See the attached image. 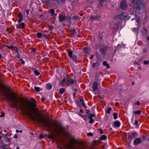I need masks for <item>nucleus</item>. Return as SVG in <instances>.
Wrapping results in <instances>:
<instances>
[{
	"label": "nucleus",
	"instance_id": "obj_1",
	"mask_svg": "<svg viewBox=\"0 0 149 149\" xmlns=\"http://www.w3.org/2000/svg\"><path fill=\"white\" fill-rule=\"evenodd\" d=\"M8 91L11 92L10 89L7 90L6 93H3V96L5 97L8 102H13L23 115L29 116L33 120H37L38 122L41 121L48 130L54 132L57 136H65L66 134L65 128L59 123L55 121H49L45 118L40 115L38 116V118L36 119V117L32 115L33 113L36 114L38 111V109L35 108L36 102L34 100L32 101H30L23 97H18L13 92L9 93Z\"/></svg>",
	"mask_w": 149,
	"mask_h": 149
},
{
	"label": "nucleus",
	"instance_id": "obj_2",
	"mask_svg": "<svg viewBox=\"0 0 149 149\" xmlns=\"http://www.w3.org/2000/svg\"><path fill=\"white\" fill-rule=\"evenodd\" d=\"M130 4L137 10L144 7L145 3L142 0H130Z\"/></svg>",
	"mask_w": 149,
	"mask_h": 149
},
{
	"label": "nucleus",
	"instance_id": "obj_3",
	"mask_svg": "<svg viewBox=\"0 0 149 149\" xmlns=\"http://www.w3.org/2000/svg\"><path fill=\"white\" fill-rule=\"evenodd\" d=\"M107 139V136L105 135H103L101 136L100 138L98 141L94 140L93 142V144L94 146H96L100 143L101 141L102 140H105Z\"/></svg>",
	"mask_w": 149,
	"mask_h": 149
},
{
	"label": "nucleus",
	"instance_id": "obj_4",
	"mask_svg": "<svg viewBox=\"0 0 149 149\" xmlns=\"http://www.w3.org/2000/svg\"><path fill=\"white\" fill-rule=\"evenodd\" d=\"M74 139H71L68 143L66 144L64 146V148L66 149H74Z\"/></svg>",
	"mask_w": 149,
	"mask_h": 149
},
{
	"label": "nucleus",
	"instance_id": "obj_5",
	"mask_svg": "<svg viewBox=\"0 0 149 149\" xmlns=\"http://www.w3.org/2000/svg\"><path fill=\"white\" fill-rule=\"evenodd\" d=\"M132 134H128V139L129 140L132 141L138 135V133L135 131H133Z\"/></svg>",
	"mask_w": 149,
	"mask_h": 149
},
{
	"label": "nucleus",
	"instance_id": "obj_6",
	"mask_svg": "<svg viewBox=\"0 0 149 149\" xmlns=\"http://www.w3.org/2000/svg\"><path fill=\"white\" fill-rule=\"evenodd\" d=\"M128 7L127 1L125 0H122L120 2V8L123 10H126Z\"/></svg>",
	"mask_w": 149,
	"mask_h": 149
},
{
	"label": "nucleus",
	"instance_id": "obj_7",
	"mask_svg": "<svg viewBox=\"0 0 149 149\" xmlns=\"http://www.w3.org/2000/svg\"><path fill=\"white\" fill-rule=\"evenodd\" d=\"M142 142V141L141 138H136L134 140L133 144L136 147L138 146Z\"/></svg>",
	"mask_w": 149,
	"mask_h": 149
},
{
	"label": "nucleus",
	"instance_id": "obj_8",
	"mask_svg": "<svg viewBox=\"0 0 149 149\" xmlns=\"http://www.w3.org/2000/svg\"><path fill=\"white\" fill-rule=\"evenodd\" d=\"M84 53L86 55H89L91 52V50L88 47H84L83 50Z\"/></svg>",
	"mask_w": 149,
	"mask_h": 149
},
{
	"label": "nucleus",
	"instance_id": "obj_9",
	"mask_svg": "<svg viewBox=\"0 0 149 149\" xmlns=\"http://www.w3.org/2000/svg\"><path fill=\"white\" fill-rule=\"evenodd\" d=\"M123 12L121 13H120L118 14L117 16V17L120 20H123L126 17L124 15Z\"/></svg>",
	"mask_w": 149,
	"mask_h": 149
},
{
	"label": "nucleus",
	"instance_id": "obj_10",
	"mask_svg": "<svg viewBox=\"0 0 149 149\" xmlns=\"http://www.w3.org/2000/svg\"><path fill=\"white\" fill-rule=\"evenodd\" d=\"M101 17L100 15H98L96 16L91 15L90 16V18L91 20H95L96 21L99 20Z\"/></svg>",
	"mask_w": 149,
	"mask_h": 149
},
{
	"label": "nucleus",
	"instance_id": "obj_11",
	"mask_svg": "<svg viewBox=\"0 0 149 149\" xmlns=\"http://www.w3.org/2000/svg\"><path fill=\"white\" fill-rule=\"evenodd\" d=\"M92 88L93 92H95L98 88V84L96 81H95L93 83Z\"/></svg>",
	"mask_w": 149,
	"mask_h": 149
},
{
	"label": "nucleus",
	"instance_id": "obj_12",
	"mask_svg": "<svg viewBox=\"0 0 149 149\" xmlns=\"http://www.w3.org/2000/svg\"><path fill=\"white\" fill-rule=\"evenodd\" d=\"M114 125L116 127L118 128L120 126L121 123L119 121L116 120L114 122Z\"/></svg>",
	"mask_w": 149,
	"mask_h": 149
},
{
	"label": "nucleus",
	"instance_id": "obj_13",
	"mask_svg": "<svg viewBox=\"0 0 149 149\" xmlns=\"http://www.w3.org/2000/svg\"><path fill=\"white\" fill-rule=\"evenodd\" d=\"M105 34L104 32L99 33L98 37L100 40L103 39L104 37H105Z\"/></svg>",
	"mask_w": 149,
	"mask_h": 149
},
{
	"label": "nucleus",
	"instance_id": "obj_14",
	"mask_svg": "<svg viewBox=\"0 0 149 149\" xmlns=\"http://www.w3.org/2000/svg\"><path fill=\"white\" fill-rule=\"evenodd\" d=\"M74 81L72 79H70L68 80L66 84L68 86H69L71 84L74 83Z\"/></svg>",
	"mask_w": 149,
	"mask_h": 149
},
{
	"label": "nucleus",
	"instance_id": "obj_15",
	"mask_svg": "<svg viewBox=\"0 0 149 149\" xmlns=\"http://www.w3.org/2000/svg\"><path fill=\"white\" fill-rule=\"evenodd\" d=\"M79 100H80L81 104L85 108H87V107L86 105V104L85 103L84 99L82 98H80Z\"/></svg>",
	"mask_w": 149,
	"mask_h": 149
},
{
	"label": "nucleus",
	"instance_id": "obj_16",
	"mask_svg": "<svg viewBox=\"0 0 149 149\" xmlns=\"http://www.w3.org/2000/svg\"><path fill=\"white\" fill-rule=\"evenodd\" d=\"M80 112L81 113H83L84 111H83V110L82 109H81L80 110L79 112V114H78L80 116H81L84 119V118H87V115H86V116H84L83 115H81Z\"/></svg>",
	"mask_w": 149,
	"mask_h": 149
},
{
	"label": "nucleus",
	"instance_id": "obj_17",
	"mask_svg": "<svg viewBox=\"0 0 149 149\" xmlns=\"http://www.w3.org/2000/svg\"><path fill=\"white\" fill-rule=\"evenodd\" d=\"M24 23L23 22L19 24L17 26H16V27L17 29H20L21 28L23 29L24 28Z\"/></svg>",
	"mask_w": 149,
	"mask_h": 149
},
{
	"label": "nucleus",
	"instance_id": "obj_18",
	"mask_svg": "<svg viewBox=\"0 0 149 149\" xmlns=\"http://www.w3.org/2000/svg\"><path fill=\"white\" fill-rule=\"evenodd\" d=\"M75 102L78 107L81 108V104L80 100H76Z\"/></svg>",
	"mask_w": 149,
	"mask_h": 149
},
{
	"label": "nucleus",
	"instance_id": "obj_19",
	"mask_svg": "<svg viewBox=\"0 0 149 149\" xmlns=\"http://www.w3.org/2000/svg\"><path fill=\"white\" fill-rule=\"evenodd\" d=\"M65 19V16L61 15L59 17V22H62L64 21Z\"/></svg>",
	"mask_w": 149,
	"mask_h": 149
},
{
	"label": "nucleus",
	"instance_id": "obj_20",
	"mask_svg": "<svg viewBox=\"0 0 149 149\" xmlns=\"http://www.w3.org/2000/svg\"><path fill=\"white\" fill-rule=\"evenodd\" d=\"M97 60L96 63H95L97 65V67H98L100 63V59L99 58V57L98 56H97Z\"/></svg>",
	"mask_w": 149,
	"mask_h": 149
},
{
	"label": "nucleus",
	"instance_id": "obj_21",
	"mask_svg": "<svg viewBox=\"0 0 149 149\" xmlns=\"http://www.w3.org/2000/svg\"><path fill=\"white\" fill-rule=\"evenodd\" d=\"M48 137L51 139H54L55 138H56V136H54L53 134H51L48 136Z\"/></svg>",
	"mask_w": 149,
	"mask_h": 149
},
{
	"label": "nucleus",
	"instance_id": "obj_22",
	"mask_svg": "<svg viewBox=\"0 0 149 149\" xmlns=\"http://www.w3.org/2000/svg\"><path fill=\"white\" fill-rule=\"evenodd\" d=\"M141 111L140 110H138V111H136L133 112L134 114L136 115H140L141 114Z\"/></svg>",
	"mask_w": 149,
	"mask_h": 149
},
{
	"label": "nucleus",
	"instance_id": "obj_23",
	"mask_svg": "<svg viewBox=\"0 0 149 149\" xmlns=\"http://www.w3.org/2000/svg\"><path fill=\"white\" fill-rule=\"evenodd\" d=\"M52 86L50 83H48L46 85V88L47 90H50L51 89Z\"/></svg>",
	"mask_w": 149,
	"mask_h": 149
},
{
	"label": "nucleus",
	"instance_id": "obj_24",
	"mask_svg": "<svg viewBox=\"0 0 149 149\" xmlns=\"http://www.w3.org/2000/svg\"><path fill=\"white\" fill-rule=\"evenodd\" d=\"M100 51L102 55H104L105 54L106 50L103 48H101Z\"/></svg>",
	"mask_w": 149,
	"mask_h": 149
},
{
	"label": "nucleus",
	"instance_id": "obj_25",
	"mask_svg": "<svg viewBox=\"0 0 149 149\" xmlns=\"http://www.w3.org/2000/svg\"><path fill=\"white\" fill-rule=\"evenodd\" d=\"M66 81V79L64 78L61 81L60 83V85L61 86H62L63 84Z\"/></svg>",
	"mask_w": 149,
	"mask_h": 149
},
{
	"label": "nucleus",
	"instance_id": "obj_26",
	"mask_svg": "<svg viewBox=\"0 0 149 149\" xmlns=\"http://www.w3.org/2000/svg\"><path fill=\"white\" fill-rule=\"evenodd\" d=\"M1 73L0 72V77H1ZM0 90L2 91L4 90L3 85L0 82Z\"/></svg>",
	"mask_w": 149,
	"mask_h": 149
},
{
	"label": "nucleus",
	"instance_id": "obj_27",
	"mask_svg": "<svg viewBox=\"0 0 149 149\" xmlns=\"http://www.w3.org/2000/svg\"><path fill=\"white\" fill-rule=\"evenodd\" d=\"M37 37L38 38H40L42 36V34L41 33H36Z\"/></svg>",
	"mask_w": 149,
	"mask_h": 149
},
{
	"label": "nucleus",
	"instance_id": "obj_28",
	"mask_svg": "<svg viewBox=\"0 0 149 149\" xmlns=\"http://www.w3.org/2000/svg\"><path fill=\"white\" fill-rule=\"evenodd\" d=\"M136 13H137V12H136V10L132 12H131L130 13L131 15H134L135 17H137V15H136Z\"/></svg>",
	"mask_w": 149,
	"mask_h": 149
},
{
	"label": "nucleus",
	"instance_id": "obj_29",
	"mask_svg": "<svg viewBox=\"0 0 149 149\" xmlns=\"http://www.w3.org/2000/svg\"><path fill=\"white\" fill-rule=\"evenodd\" d=\"M118 113L116 112H114L113 113V116L114 117V119L116 120L117 118Z\"/></svg>",
	"mask_w": 149,
	"mask_h": 149
},
{
	"label": "nucleus",
	"instance_id": "obj_30",
	"mask_svg": "<svg viewBox=\"0 0 149 149\" xmlns=\"http://www.w3.org/2000/svg\"><path fill=\"white\" fill-rule=\"evenodd\" d=\"M72 52L71 51H69L68 52V56L70 58L72 57Z\"/></svg>",
	"mask_w": 149,
	"mask_h": 149
},
{
	"label": "nucleus",
	"instance_id": "obj_31",
	"mask_svg": "<svg viewBox=\"0 0 149 149\" xmlns=\"http://www.w3.org/2000/svg\"><path fill=\"white\" fill-rule=\"evenodd\" d=\"M5 46L6 47H7L8 49H11L12 50H13V49L14 47L12 45H10V46L5 45Z\"/></svg>",
	"mask_w": 149,
	"mask_h": 149
},
{
	"label": "nucleus",
	"instance_id": "obj_32",
	"mask_svg": "<svg viewBox=\"0 0 149 149\" xmlns=\"http://www.w3.org/2000/svg\"><path fill=\"white\" fill-rule=\"evenodd\" d=\"M65 91V89L64 88H62L60 89V93L61 94H63Z\"/></svg>",
	"mask_w": 149,
	"mask_h": 149
},
{
	"label": "nucleus",
	"instance_id": "obj_33",
	"mask_svg": "<svg viewBox=\"0 0 149 149\" xmlns=\"http://www.w3.org/2000/svg\"><path fill=\"white\" fill-rule=\"evenodd\" d=\"M50 12L52 16H53L54 15V9H52L50 10Z\"/></svg>",
	"mask_w": 149,
	"mask_h": 149
},
{
	"label": "nucleus",
	"instance_id": "obj_34",
	"mask_svg": "<svg viewBox=\"0 0 149 149\" xmlns=\"http://www.w3.org/2000/svg\"><path fill=\"white\" fill-rule=\"evenodd\" d=\"M34 74L37 76H38L40 74V72L37 70H35L34 71Z\"/></svg>",
	"mask_w": 149,
	"mask_h": 149
},
{
	"label": "nucleus",
	"instance_id": "obj_35",
	"mask_svg": "<svg viewBox=\"0 0 149 149\" xmlns=\"http://www.w3.org/2000/svg\"><path fill=\"white\" fill-rule=\"evenodd\" d=\"M80 17H79L75 15V21H78L80 19Z\"/></svg>",
	"mask_w": 149,
	"mask_h": 149
},
{
	"label": "nucleus",
	"instance_id": "obj_36",
	"mask_svg": "<svg viewBox=\"0 0 149 149\" xmlns=\"http://www.w3.org/2000/svg\"><path fill=\"white\" fill-rule=\"evenodd\" d=\"M111 110V107H109L107 109V114H109L110 113V111Z\"/></svg>",
	"mask_w": 149,
	"mask_h": 149
},
{
	"label": "nucleus",
	"instance_id": "obj_37",
	"mask_svg": "<svg viewBox=\"0 0 149 149\" xmlns=\"http://www.w3.org/2000/svg\"><path fill=\"white\" fill-rule=\"evenodd\" d=\"M95 116V114L93 113H91L89 115L88 118H94Z\"/></svg>",
	"mask_w": 149,
	"mask_h": 149
},
{
	"label": "nucleus",
	"instance_id": "obj_38",
	"mask_svg": "<svg viewBox=\"0 0 149 149\" xmlns=\"http://www.w3.org/2000/svg\"><path fill=\"white\" fill-rule=\"evenodd\" d=\"M88 118L90 119L89 123H92L93 122L94 120L92 118Z\"/></svg>",
	"mask_w": 149,
	"mask_h": 149
},
{
	"label": "nucleus",
	"instance_id": "obj_39",
	"mask_svg": "<svg viewBox=\"0 0 149 149\" xmlns=\"http://www.w3.org/2000/svg\"><path fill=\"white\" fill-rule=\"evenodd\" d=\"M35 90L37 92H39L40 91V88L38 87H34Z\"/></svg>",
	"mask_w": 149,
	"mask_h": 149
},
{
	"label": "nucleus",
	"instance_id": "obj_40",
	"mask_svg": "<svg viewBox=\"0 0 149 149\" xmlns=\"http://www.w3.org/2000/svg\"><path fill=\"white\" fill-rule=\"evenodd\" d=\"M88 136H93V134L91 132H89L87 134Z\"/></svg>",
	"mask_w": 149,
	"mask_h": 149
},
{
	"label": "nucleus",
	"instance_id": "obj_41",
	"mask_svg": "<svg viewBox=\"0 0 149 149\" xmlns=\"http://www.w3.org/2000/svg\"><path fill=\"white\" fill-rule=\"evenodd\" d=\"M96 66L97 67V65L95 63H93L92 65V68H94Z\"/></svg>",
	"mask_w": 149,
	"mask_h": 149
},
{
	"label": "nucleus",
	"instance_id": "obj_42",
	"mask_svg": "<svg viewBox=\"0 0 149 149\" xmlns=\"http://www.w3.org/2000/svg\"><path fill=\"white\" fill-rule=\"evenodd\" d=\"M144 64L145 65H148L149 63L148 61H144Z\"/></svg>",
	"mask_w": 149,
	"mask_h": 149
},
{
	"label": "nucleus",
	"instance_id": "obj_43",
	"mask_svg": "<svg viewBox=\"0 0 149 149\" xmlns=\"http://www.w3.org/2000/svg\"><path fill=\"white\" fill-rule=\"evenodd\" d=\"M138 120H135V122H134V124L136 126H137L138 125Z\"/></svg>",
	"mask_w": 149,
	"mask_h": 149
},
{
	"label": "nucleus",
	"instance_id": "obj_44",
	"mask_svg": "<svg viewBox=\"0 0 149 149\" xmlns=\"http://www.w3.org/2000/svg\"><path fill=\"white\" fill-rule=\"evenodd\" d=\"M22 20V18H19V19L18 21V23H20V22H21Z\"/></svg>",
	"mask_w": 149,
	"mask_h": 149
},
{
	"label": "nucleus",
	"instance_id": "obj_45",
	"mask_svg": "<svg viewBox=\"0 0 149 149\" xmlns=\"http://www.w3.org/2000/svg\"><path fill=\"white\" fill-rule=\"evenodd\" d=\"M78 144L80 146H84V144L83 143L81 142H79L78 143Z\"/></svg>",
	"mask_w": 149,
	"mask_h": 149
},
{
	"label": "nucleus",
	"instance_id": "obj_46",
	"mask_svg": "<svg viewBox=\"0 0 149 149\" xmlns=\"http://www.w3.org/2000/svg\"><path fill=\"white\" fill-rule=\"evenodd\" d=\"M140 104V102L139 101H137L135 103V105H139Z\"/></svg>",
	"mask_w": 149,
	"mask_h": 149
},
{
	"label": "nucleus",
	"instance_id": "obj_47",
	"mask_svg": "<svg viewBox=\"0 0 149 149\" xmlns=\"http://www.w3.org/2000/svg\"><path fill=\"white\" fill-rule=\"evenodd\" d=\"M18 16L19 18H22V15L21 13H18Z\"/></svg>",
	"mask_w": 149,
	"mask_h": 149
},
{
	"label": "nucleus",
	"instance_id": "obj_48",
	"mask_svg": "<svg viewBox=\"0 0 149 149\" xmlns=\"http://www.w3.org/2000/svg\"><path fill=\"white\" fill-rule=\"evenodd\" d=\"M103 64L105 66L107 64V61H104L103 63Z\"/></svg>",
	"mask_w": 149,
	"mask_h": 149
},
{
	"label": "nucleus",
	"instance_id": "obj_49",
	"mask_svg": "<svg viewBox=\"0 0 149 149\" xmlns=\"http://www.w3.org/2000/svg\"><path fill=\"white\" fill-rule=\"evenodd\" d=\"M75 149H76V144L77 143L78 141L77 140L75 139Z\"/></svg>",
	"mask_w": 149,
	"mask_h": 149
},
{
	"label": "nucleus",
	"instance_id": "obj_50",
	"mask_svg": "<svg viewBox=\"0 0 149 149\" xmlns=\"http://www.w3.org/2000/svg\"><path fill=\"white\" fill-rule=\"evenodd\" d=\"M103 48L106 51L107 49L108 48V46H105L103 47Z\"/></svg>",
	"mask_w": 149,
	"mask_h": 149
},
{
	"label": "nucleus",
	"instance_id": "obj_51",
	"mask_svg": "<svg viewBox=\"0 0 149 149\" xmlns=\"http://www.w3.org/2000/svg\"><path fill=\"white\" fill-rule=\"evenodd\" d=\"M144 30H145V34L146 35V36L148 34V33H147V30L146 29H145Z\"/></svg>",
	"mask_w": 149,
	"mask_h": 149
},
{
	"label": "nucleus",
	"instance_id": "obj_52",
	"mask_svg": "<svg viewBox=\"0 0 149 149\" xmlns=\"http://www.w3.org/2000/svg\"><path fill=\"white\" fill-rule=\"evenodd\" d=\"M147 51V50L146 49H143V52L144 53H146Z\"/></svg>",
	"mask_w": 149,
	"mask_h": 149
},
{
	"label": "nucleus",
	"instance_id": "obj_53",
	"mask_svg": "<svg viewBox=\"0 0 149 149\" xmlns=\"http://www.w3.org/2000/svg\"><path fill=\"white\" fill-rule=\"evenodd\" d=\"M147 138V136H144L143 135L142 138L145 140Z\"/></svg>",
	"mask_w": 149,
	"mask_h": 149
},
{
	"label": "nucleus",
	"instance_id": "obj_54",
	"mask_svg": "<svg viewBox=\"0 0 149 149\" xmlns=\"http://www.w3.org/2000/svg\"><path fill=\"white\" fill-rule=\"evenodd\" d=\"M105 66H106L107 67V68L108 69H109L110 68V66L109 65V64L108 63L107 64V65H106Z\"/></svg>",
	"mask_w": 149,
	"mask_h": 149
},
{
	"label": "nucleus",
	"instance_id": "obj_55",
	"mask_svg": "<svg viewBox=\"0 0 149 149\" xmlns=\"http://www.w3.org/2000/svg\"><path fill=\"white\" fill-rule=\"evenodd\" d=\"M102 3L103 2H101V1H100L99 4L100 6L101 7L103 5V4Z\"/></svg>",
	"mask_w": 149,
	"mask_h": 149
},
{
	"label": "nucleus",
	"instance_id": "obj_56",
	"mask_svg": "<svg viewBox=\"0 0 149 149\" xmlns=\"http://www.w3.org/2000/svg\"><path fill=\"white\" fill-rule=\"evenodd\" d=\"M1 117H3L4 116V113H2L0 116Z\"/></svg>",
	"mask_w": 149,
	"mask_h": 149
},
{
	"label": "nucleus",
	"instance_id": "obj_57",
	"mask_svg": "<svg viewBox=\"0 0 149 149\" xmlns=\"http://www.w3.org/2000/svg\"><path fill=\"white\" fill-rule=\"evenodd\" d=\"M86 113L87 114H89L90 113V111L88 109H86Z\"/></svg>",
	"mask_w": 149,
	"mask_h": 149
},
{
	"label": "nucleus",
	"instance_id": "obj_58",
	"mask_svg": "<svg viewBox=\"0 0 149 149\" xmlns=\"http://www.w3.org/2000/svg\"><path fill=\"white\" fill-rule=\"evenodd\" d=\"M121 47V45H120L118 44V49H120V48Z\"/></svg>",
	"mask_w": 149,
	"mask_h": 149
},
{
	"label": "nucleus",
	"instance_id": "obj_59",
	"mask_svg": "<svg viewBox=\"0 0 149 149\" xmlns=\"http://www.w3.org/2000/svg\"><path fill=\"white\" fill-rule=\"evenodd\" d=\"M21 63L22 64H23L25 62L22 59L21 60Z\"/></svg>",
	"mask_w": 149,
	"mask_h": 149
},
{
	"label": "nucleus",
	"instance_id": "obj_60",
	"mask_svg": "<svg viewBox=\"0 0 149 149\" xmlns=\"http://www.w3.org/2000/svg\"><path fill=\"white\" fill-rule=\"evenodd\" d=\"M16 131L17 132H20L22 133V130H20V131H19V130H16Z\"/></svg>",
	"mask_w": 149,
	"mask_h": 149
},
{
	"label": "nucleus",
	"instance_id": "obj_61",
	"mask_svg": "<svg viewBox=\"0 0 149 149\" xmlns=\"http://www.w3.org/2000/svg\"><path fill=\"white\" fill-rule=\"evenodd\" d=\"M78 36L77 35H75V40L76 39H78Z\"/></svg>",
	"mask_w": 149,
	"mask_h": 149
},
{
	"label": "nucleus",
	"instance_id": "obj_62",
	"mask_svg": "<svg viewBox=\"0 0 149 149\" xmlns=\"http://www.w3.org/2000/svg\"><path fill=\"white\" fill-rule=\"evenodd\" d=\"M42 101L44 102L45 100V98L44 97H42Z\"/></svg>",
	"mask_w": 149,
	"mask_h": 149
},
{
	"label": "nucleus",
	"instance_id": "obj_63",
	"mask_svg": "<svg viewBox=\"0 0 149 149\" xmlns=\"http://www.w3.org/2000/svg\"><path fill=\"white\" fill-rule=\"evenodd\" d=\"M26 13L27 15L29 14V10H26Z\"/></svg>",
	"mask_w": 149,
	"mask_h": 149
},
{
	"label": "nucleus",
	"instance_id": "obj_64",
	"mask_svg": "<svg viewBox=\"0 0 149 149\" xmlns=\"http://www.w3.org/2000/svg\"><path fill=\"white\" fill-rule=\"evenodd\" d=\"M119 104V103L118 102H116L115 103V105L116 106H118Z\"/></svg>",
	"mask_w": 149,
	"mask_h": 149
}]
</instances>
